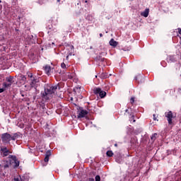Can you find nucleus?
I'll return each instance as SVG.
<instances>
[{"mask_svg":"<svg viewBox=\"0 0 181 181\" xmlns=\"http://www.w3.org/2000/svg\"><path fill=\"white\" fill-rule=\"evenodd\" d=\"M58 88L59 90H60V87L59 86V85H55L54 86H47L45 88V91L41 93L42 98L45 101H47V100H50V98L53 97V94L56 93Z\"/></svg>","mask_w":181,"mask_h":181,"instance_id":"1","label":"nucleus"},{"mask_svg":"<svg viewBox=\"0 0 181 181\" xmlns=\"http://www.w3.org/2000/svg\"><path fill=\"white\" fill-rule=\"evenodd\" d=\"M16 138H18L17 133H15L13 136H11L8 133L1 134V141L4 144H9L11 141H16Z\"/></svg>","mask_w":181,"mask_h":181,"instance_id":"2","label":"nucleus"},{"mask_svg":"<svg viewBox=\"0 0 181 181\" xmlns=\"http://www.w3.org/2000/svg\"><path fill=\"white\" fill-rule=\"evenodd\" d=\"M93 93L96 95H99L100 98H104V97H105V95H107V93L105 91L101 90V88H95L93 90Z\"/></svg>","mask_w":181,"mask_h":181,"instance_id":"3","label":"nucleus"},{"mask_svg":"<svg viewBox=\"0 0 181 181\" xmlns=\"http://www.w3.org/2000/svg\"><path fill=\"white\" fill-rule=\"evenodd\" d=\"M165 116L167 118V121L168 122L169 125H172V124H173V118H175L172 111L165 112Z\"/></svg>","mask_w":181,"mask_h":181,"instance_id":"4","label":"nucleus"},{"mask_svg":"<svg viewBox=\"0 0 181 181\" xmlns=\"http://www.w3.org/2000/svg\"><path fill=\"white\" fill-rule=\"evenodd\" d=\"M87 114H88V111L83 109V107L78 109V118H84Z\"/></svg>","mask_w":181,"mask_h":181,"instance_id":"5","label":"nucleus"},{"mask_svg":"<svg viewBox=\"0 0 181 181\" xmlns=\"http://www.w3.org/2000/svg\"><path fill=\"white\" fill-rule=\"evenodd\" d=\"M44 70L48 76H50L52 73H53V68L50 67L49 65H46L44 66Z\"/></svg>","mask_w":181,"mask_h":181,"instance_id":"6","label":"nucleus"},{"mask_svg":"<svg viewBox=\"0 0 181 181\" xmlns=\"http://www.w3.org/2000/svg\"><path fill=\"white\" fill-rule=\"evenodd\" d=\"M10 159L11 160V163H15L16 168H18V166H19V160H16V156H11Z\"/></svg>","mask_w":181,"mask_h":181,"instance_id":"7","label":"nucleus"},{"mask_svg":"<svg viewBox=\"0 0 181 181\" xmlns=\"http://www.w3.org/2000/svg\"><path fill=\"white\" fill-rule=\"evenodd\" d=\"M12 165V160H11V158L8 157V160L6 161V163L4 165V169H8V168H11Z\"/></svg>","mask_w":181,"mask_h":181,"instance_id":"8","label":"nucleus"},{"mask_svg":"<svg viewBox=\"0 0 181 181\" xmlns=\"http://www.w3.org/2000/svg\"><path fill=\"white\" fill-rule=\"evenodd\" d=\"M37 83H39V81L37 79H32L31 83H30V87L36 88L37 87Z\"/></svg>","mask_w":181,"mask_h":181,"instance_id":"9","label":"nucleus"},{"mask_svg":"<svg viewBox=\"0 0 181 181\" xmlns=\"http://www.w3.org/2000/svg\"><path fill=\"white\" fill-rule=\"evenodd\" d=\"M141 15L144 18H148V16H149V8H146L145 11L141 13Z\"/></svg>","mask_w":181,"mask_h":181,"instance_id":"10","label":"nucleus"},{"mask_svg":"<svg viewBox=\"0 0 181 181\" xmlns=\"http://www.w3.org/2000/svg\"><path fill=\"white\" fill-rule=\"evenodd\" d=\"M109 43L112 47H117V46H118V42L115 41L114 39H111Z\"/></svg>","mask_w":181,"mask_h":181,"instance_id":"11","label":"nucleus"},{"mask_svg":"<svg viewBox=\"0 0 181 181\" xmlns=\"http://www.w3.org/2000/svg\"><path fill=\"white\" fill-rule=\"evenodd\" d=\"M1 151L3 153V156H8V155L9 153V150H8V148H1Z\"/></svg>","mask_w":181,"mask_h":181,"instance_id":"12","label":"nucleus"},{"mask_svg":"<svg viewBox=\"0 0 181 181\" xmlns=\"http://www.w3.org/2000/svg\"><path fill=\"white\" fill-rule=\"evenodd\" d=\"M52 155V153L50 151H47L46 154H45V158L44 159L45 162H49V157Z\"/></svg>","mask_w":181,"mask_h":181,"instance_id":"13","label":"nucleus"},{"mask_svg":"<svg viewBox=\"0 0 181 181\" xmlns=\"http://www.w3.org/2000/svg\"><path fill=\"white\" fill-rule=\"evenodd\" d=\"M86 20L89 21V22H93L94 21V16L93 14H88L86 16Z\"/></svg>","mask_w":181,"mask_h":181,"instance_id":"14","label":"nucleus"},{"mask_svg":"<svg viewBox=\"0 0 181 181\" xmlns=\"http://www.w3.org/2000/svg\"><path fill=\"white\" fill-rule=\"evenodd\" d=\"M6 80L7 83H8V84H11V86L13 83V78L12 76L7 77Z\"/></svg>","mask_w":181,"mask_h":181,"instance_id":"15","label":"nucleus"},{"mask_svg":"<svg viewBox=\"0 0 181 181\" xmlns=\"http://www.w3.org/2000/svg\"><path fill=\"white\" fill-rule=\"evenodd\" d=\"M11 86H12L11 83L6 82H4L3 83V88H4V90H8V88H9Z\"/></svg>","mask_w":181,"mask_h":181,"instance_id":"16","label":"nucleus"},{"mask_svg":"<svg viewBox=\"0 0 181 181\" xmlns=\"http://www.w3.org/2000/svg\"><path fill=\"white\" fill-rule=\"evenodd\" d=\"M99 77H100L102 79L108 78V74L107 73H102L100 74Z\"/></svg>","mask_w":181,"mask_h":181,"instance_id":"17","label":"nucleus"},{"mask_svg":"<svg viewBox=\"0 0 181 181\" xmlns=\"http://www.w3.org/2000/svg\"><path fill=\"white\" fill-rule=\"evenodd\" d=\"M156 138H158V134L157 133H154L151 136V141H156Z\"/></svg>","mask_w":181,"mask_h":181,"instance_id":"18","label":"nucleus"},{"mask_svg":"<svg viewBox=\"0 0 181 181\" xmlns=\"http://www.w3.org/2000/svg\"><path fill=\"white\" fill-rule=\"evenodd\" d=\"M65 76H66V77H68V78L71 79V78H73L74 74L68 72V73L65 74Z\"/></svg>","mask_w":181,"mask_h":181,"instance_id":"19","label":"nucleus"},{"mask_svg":"<svg viewBox=\"0 0 181 181\" xmlns=\"http://www.w3.org/2000/svg\"><path fill=\"white\" fill-rule=\"evenodd\" d=\"M20 80H21V81H23V83H25L26 82V76H25V75H21L19 76Z\"/></svg>","mask_w":181,"mask_h":181,"instance_id":"20","label":"nucleus"},{"mask_svg":"<svg viewBox=\"0 0 181 181\" xmlns=\"http://www.w3.org/2000/svg\"><path fill=\"white\" fill-rule=\"evenodd\" d=\"M106 155L107 156H109L110 158H111V156H112V155H114V153H112V151H107Z\"/></svg>","mask_w":181,"mask_h":181,"instance_id":"21","label":"nucleus"},{"mask_svg":"<svg viewBox=\"0 0 181 181\" xmlns=\"http://www.w3.org/2000/svg\"><path fill=\"white\" fill-rule=\"evenodd\" d=\"M61 67L62 69H67V67L66 66V64H64V62L61 64Z\"/></svg>","mask_w":181,"mask_h":181,"instance_id":"22","label":"nucleus"},{"mask_svg":"<svg viewBox=\"0 0 181 181\" xmlns=\"http://www.w3.org/2000/svg\"><path fill=\"white\" fill-rule=\"evenodd\" d=\"M95 179V181H101V177H100V175H96Z\"/></svg>","mask_w":181,"mask_h":181,"instance_id":"23","label":"nucleus"},{"mask_svg":"<svg viewBox=\"0 0 181 181\" xmlns=\"http://www.w3.org/2000/svg\"><path fill=\"white\" fill-rule=\"evenodd\" d=\"M116 162H117V163H121V162H122V158H116Z\"/></svg>","mask_w":181,"mask_h":181,"instance_id":"24","label":"nucleus"},{"mask_svg":"<svg viewBox=\"0 0 181 181\" xmlns=\"http://www.w3.org/2000/svg\"><path fill=\"white\" fill-rule=\"evenodd\" d=\"M28 76L30 77V78H33V74L32 73H28Z\"/></svg>","mask_w":181,"mask_h":181,"instance_id":"25","label":"nucleus"},{"mask_svg":"<svg viewBox=\"0 0 181 181\" xmlns=\"http://www.w3.org/2000/svg\"><path fill=\"white\" fill-rule=\"evenodd\" d=\"M130 101H131L132 104H134V103H135V98H131Z\"/></svg>","mask_w":181,"mask_h":181,"instance_id":"26","label":"nucleus"},{"mask_svg":"<svg viewBox=\"0 0 181 181\" xmlns=\"http://www.w3.org/2000/svg\"><path fill=\"white\" fill-rule=\"evenodd\" d=\"M4 91H6V90L4 88H0V93H4Z\"/></svg>","mask_w":181,"mask_h":181,"instance_id":"27","label":"nucleus"},{"mask_svg":"<svg viewBox=\"0 0 181 181\" xmlns=\"http://www.w3.org/2000/svg\"><path fill=\"white\" fill-rule=\"evenodd\" d=\"M64 0H57V2H58L59 4H63V1Z\"/></svg>","mask_w":181,"mask_h":181,"instance_id":"28","label":"nucleus"},{"mask_svg":"<svg viewBox=\"0 0 181 181\" xmlns=\"http://www.w3.org/2000/svg\"><path fill=\"white\" fill-rule=\"evenodd\" d=\"M154 121H156V115H153Z\"/></svg>","mask_w":181,"mask_h":181,"instance_id":"29","label":"nucleus"},{"mask_svg":"<svg viewBox=\"0 0 181 181\" xmlns=\"http://www.w3.org/2000/svg\"><path fill=\"white\" fill-rule=\"evenodd\" d=\"M89 181H94V179L93 178H90Z\"/></svg>","mask_w":181,"mask_h":181,"instance_id":"30","label":"nucleus"},{"mask_svg":"<svg viewBox=\"0 0 181 181\" xmlns=\"http://www.w3.org/2000/svg\"><path fill=\"white\" fill-rule=\"evenodd\" d=\"M100 37H103V33L100 34Z\"/></svg>","mask_w":181,"mask_h":181,"instance_id":"31","label":"nucleus"},{"mask_svg":"<svg viewBox=\"0 0 181 181\" xmlns=\"http://www.w3.org/2000/svg\"><path fill=\"white\" fill-rule=\"evenodd\" d=\"M71 49H74V46L71 45Z\"/></svg>","mask_w":181,"mask_h":181,"instance_id":"32","label":"nucleus"},{"mask_svg":"<svg viewBox=\"0 0 181 181\" xmlns=\"http://www.w3.org/2000/svg\"><path fill=\"white\" fill-rule=\"evenodd\" d=\"M135 80H138V78H137V77H135Z\"/></svg>","mask_w":181,"mask_h":181,"instance_id":"33","label":"nucleus"},{"mask_svg":"<svg viewBox=\"0 0 181 181\" xmlns=\"http://www.w3.org/2000/svg\"><path fill=\"white\" fill-rule=\"evenodd\" d=\"M126 112H128V109L126 110Z\"/></svg>","mask_w":181,"mask_h":181,"instance_id":"34","label":"nucleus"},{"mask_svg":"<svg viewBox=\"0 0 181 181\" xmlns=\"http://www.w3.org/2000/svg\"><path fill=\"white\" fill-rule=\"evenodd\" d=\"M115 146H117V144H115Z\"/></svg>","mask_w":181,"mask_h":181,"instance_id":"35","label":"nucleus"},{"mask_svg":"<svg viewBox=\"0 0 181 181\" xmlns=\"http://www.w3.org/2000/svg\"><path fill=\"white\" fill-rule=\"evenodd\" d=\"M66 59H69V55H68V56H66Z\"/></svg>","mask_w":181,"mask_h":181,"instance_id":"36","label":"nucleus"},{"mask_svg":"<svg viewBox=\"0 0 181 181\" xmlns=\"http://www.w3.org/2000/svg\"><path fill=\"white\" fill-rule=\"evenodd\" d=\"M102 62H104V59H102Z\"/></svg>","mask_w":181,"mask_h":181,"instance_id":"37","label":"nucleus"},{"mask_svg":"<svg viewBox=\"0 0 181 181\" xmlns=\"http://www.w3.org/2000/svg\"><path fill=\"white\" fill-rule=\"evenodd\" d=\"M1 2H2V1L0 0V4H1Z\"/></svg>","mask_w":181,"mask_h":181,"instance_id":"38","label":"nucleus"},{"mask_svg":"<svg viewBox=\"0 0 181 181\" xmlns=\"http://www.w3.org/2000/svg\"><path fill=\"white\" fill-rule=\"evenodd\" d=\"M129 1H134V0H129Z\"/></svg>","mask_w":181,"mask_h":181,"instance_id":"39","label":"nucleus"},{"mask_svg":"<svg viewBox=\"0 0 181 181\" xmlns=\"http://www.w3.org/2000/svg\"><path fill=\"white\" fill-rule=\"evenodd\" d=\"M85 2L87 3V1H86Z\"/></svg>","mask_w":181,"mask_h":181,"instance_id":"40","label":"nucleus"},{"mask_svg":"<svg viewBox=\"0 0 181 181\" xmlns=\"http://www.w3.org/2000/svg\"><path fill=\"white\" fill-rule=\"evenodd\" d=\"M95 78H97V76H95Z\"/></svg>","mask_w":181,"mask_h":181,"instance_id":"41","label":"nucleus"},{"mask_svg":"<svg viewBox=\"0 0 181 181\" xmlns=\"http://www.w3.org/2000/svg\"><path fill=\"white\" fill-rule=\"evenodd\" d=\"M3 181H8V180H3Z\"/></svg>","mask_w":181,"mask_h":181,"instance_id":"42","label":"nucleus"}]
</instances>
